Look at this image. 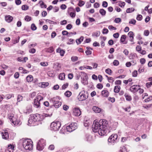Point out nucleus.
Returning a JSON list of instances; mask_svg holds the SVG:
<instances>
[{
    "instance_id": "obj_43",
    "label": "nucleus",
    "mask_w": 152,
    "mask_h": 152,
    "mask_svg": "<svg viewBox=\"0 0 152 152\" xmlns=\"http://www.w3.org/2000/svg\"><path fill=\"white\" fill-rule=\"evenodd\" d=\"M136 19L138 20H141L142 19V16L141 15H138Z\"/></svg>"
},
{
    "instance_id": "obj_27",
    "label": "nucleus",
    "mask_w": 152,
    "mask_h": 152,
    "mask_svg": "<svg viewBox=\"0 0 152 152\" xmlns=\"http://www.w3.org/2000/svg\"><path fill=\"white\" fill-rule=\"evenodd\" d=\"M135 9L134 8L132 7L127 9L126 10L127 13H129L134 11Z\"/></svg>"
},
{
    "instance_id": "obj_11",
    "label": "nucleus",
    "mask_w": 152,
    "mask_h": 152,
    "mask_svg": "<svg viewBox=\"0 0 152 152\" xmlns=\"http://www.w3.org/2000/svg\"><path fill=\"white\" fill-rule=\"evenodd\" d=\"M73 113L75 116H79L81 113V111L79 108H75L73 110Z\"/></svg>"
},
{
    "instance_id": "obj_31",
    "label": "nucleus",
    "mask_w": 152,
    "mask_h": 152,
    "mask_svg": "<svg viewBox=\"0 0 152 152\" xmlns=\"http://www.w3.org/2000/svg\"><path fill=\"white\" fill-rule=\"evenodd\" d=\"M71 92L68 91H66L64 93L65 95L68 97H69L71 96Z\"/></svg>"
},
{
    "instance_id": "obj_17",
    "label": "nucleus",
    "mask_w": 152,
    "mask_h": 152,
    "mask_svg": "<svg viewBox=\"0 0 152 152\" xmlns=\"http://www.w3.org/2000/svg\"><path fill=\"white\" fill-rule=\"evenodd\" d=\"M134 34L133 32L130 31L128 34V35L130 37V40L131 42H133L134 39Z\"/></svg>"
},
{
    "instance_id": "obj_2",
    "label": "nucleus",
    "mask_w": 152,
    "mask_h": 152,
    "mask_svg": "<svg viewBox=\"0 0 152 152\" xmlns=\"http://www.w3.org/2000/svg\"><path fill=\"white\" fill-rule=\"evenodd\" d=\"M23 147L26 150H31L32 149V142L30 139H22L20 140Z\"/></svg>"
},
{
    "instance_id": "obj_25",
    "label": "nucleus",
    "mask_w": 152,
    "mask_h": 152,
    "mask_svg": "<svg viewBox=\"0 0 152 152\" xmlns=\"http://www.w3.org/2000/svg\"><path fill=\"white\" fill-rule=\"evenodd\" d=\"M26 80L28 82H31L33 80V77L32 75H29L26 77Z\"/></svg>"
},
{
    "instance_id": "obj_61",
    "label": "nucleus",
    "mask_w": 152,
    "mask_h": 152,
    "mask_svg": "<svg viewBox=\"0 0 152 152\" xmlns=\"http://www.w3.org/2000/svg\"><path fill=\"white\" fill-rule=\"evenodd\" d=\"M108 32V30L107 29L104 28L103 29L102 33L103 34H107Z\"/></svg>"
},
{
    "instance_id": "obj_59",
    "label": "nucleus",
    "mask_w": 152,
    "mask_h": 152,
    "mask_svg": "<svg viewBox=\"0 0 152 152\" xmlns=\"http://www.w3.org/2000/svg\"><path fill=\"white\" fill-rule=\"evenodd\" d=\"M68 83H66L64 84L62 87V89H66L68 86Z\"/></svg>"
},
{
    "instance_id": "obj_58",
    "label": "nucleus",
    "mask_w": 152,
    "mask_h": 152,
    "mask_svg": "<svg viewBox=\"0 0 152 152\" xmlns=\"http://www.w3.org/2000/svg\"><path fill=\"white\" fill-rule=\"evenodd\" d=\"M136 50L137 51L139 52L141 50V47L140 45H137L136 47Z\"/></svg>"
},
{
    "instance_id": "obj_4",
    "label": "nucleus",
    "mask_w": 152,
    "mask_h": 152,
    "mask_svg": "<svg viewBox=\"0 0 152 152\" xmlns=\"http://www.w3.org/2000/svg\"><path fill=\"white\" fill-rule=\"evenodd\" d=\"M61 126L60 122L59 121L53 122L50 125V128L51 130L54 131L59 130Z\"/></svg>"
},
{
    "instance_id": "obj_45",
    "label": "nucleus",
    "mask_w": 152,
    "mask_h": 152,
    "mask_svg": "<svg viewBox=\"0 0 152 152\" xmlns=\"http://www.w3.org/2000/svg\"><path fill=\"white\" fill-rule=\"evenodd\" d=\"M40 64L42 66H46L48 65V63L47 62H40Z\"/></svg>"
},
{
    "instance_id": "obj_5",
    "label": "nucleus",
    "mask_w": 152,
    "mask_h": 152,
    "mask_svg": "<svg viewBox=\"0 0 152 152\" xmlns=\"http://www.w3.org/2000/svg\"><path fill=\"white\" fill-rule=\"evenodd\" d=\"M77 128V124L76 123H72L66 127L67 131L71 132Z\"/></svg>"
},
{
    "instance_id": "obj_21",
    "label": "nucleus",
    "mask_w": 152,
    "mask_h": 152,
    "mask_svg": "<svg viewBox=\"0 0 152 152\" xmlns=\"http://www.w3.org/2000/svg\"><path fill=\"white\" fill-rule=\"evenodd\" d=\"M121 89V87L119 86H116L114 89V91L115 93H118Z\"/></svg>"
},
{
    "instance_id": "obj_53",
    "label": "nucleus",
    "mask_w": 152,
    "mask_h": 152,
    "mask_svg": "<svg viewBox=\"0 0 152 152\" xmlns=\"http://www.w3.org/2000/svg\"><path fill=\"white\" fill-rule=\"evenodd\" d=\"M43 99V97L41 96L40 95L38 96L37 97L36 99L38 100L39 101H40L41 100H42Z\"/></svg>"
},
{
    "instance_id": "obj_14",
    "label": "nucleus",
    "mask_w": 152,
    "mask_h": 152,
    "mask_svg": "<svg viewBox=\"0 0 152 152\" xmlns=\"http://www.w3.org/2000/svg\"><path fill=\"white\" fill-rule=\"evenodd\" d=\"M34 107L36 108H38L40 107V103L38 100L35 99L34 100Z\"/></svg>"
},
{
    "instance_id": "obj_1",
    "label": "nucleus",
    "mask_w": 152,
    "mask_h": 152,
    "mask_svg": "<svg viewBox=\"0 0 152 152\" xmlns=\"http://www.w3.org/2000/svg\"><path fill=\"white\" fill-rule=\"evenodd\" d=\"M107 121L105 119H101L99 122L94 120L92 126V129L94 132H98L101 136L104 135L107 132L108 126Z\"/></svg>"
},
{
    "instance_id": "obj_41",
    "label": "nucleus",
    "mask_w": 152,
    "mask_h": 152,
    "mask_svg": "<svg viewBox=\"0 0 152 152\" xmlns=\"http://www.w3.org/2000/svg\"><path fill=\"white\" fill-rule=\"evenodd\" d=\"M114 21L115 23H118L121 21V20L120 18H116L115 19Z\"/></svg>"
},
{
    "instance_id": "obj_38",
    "label": "nucleus",
    "mask_w": 152,
    "mask_h": 152,
    "mask_svg": "<svg viewBox=\"0 0 152 152\" xmlns=\"http://www.w3.org/2000/svg\"><path fill=\"white\" fill-rule=\"evenodd\" d=\"M31 30L33 31H35L37 29V27L35 26L34 24L33 23L31 26Z\"/></svg>"
},
{
    "instance_id": "obj_64",
    "label": "nucleus",
    "mask_w": 152,
    "mask_h": 152,
    "mask_svg": "<svg viewBox=\"0 0 152 152\" xmlns=\"http://www.w3.org/2000/svg\"><path fill=\"white\" fill-rule=\"evenodd\" d=\"M48 148L49 149L51 150H53L54 149V145H50L48 147Z\"/></svg>"
},
{
    "instance_id": "obj_54",
    "label": "nucleus",
    "mask_w": 152,
    "mask_h": 152,
    "mask_svg": "<svg viewBox=\"0 0 152 152\" xmlns=\"http://www.w3.org/2000/svg\"><path fill=\"white\" fill-rule=\"evenodd\" d=\"M28 9V7L27 5H23L22 7V9L23 10H26Z\"/></svg>"
},
{
    "instance_id": "obj_50",
    "label": "nucleus",
    "mask_w": 152,
    "mask_h": 152,
    "mask_svg": "<svg viewBox=\"0 0 152 152\" xmlns=\"http://www.w3.org/2000/svg\"><path fill=\"white\" fill-rule=\"evenodd\" d=\"M113 65L115 66H117L119 65V62L118 60H114L113 62Z\"/></svg>"
},
{
    "instance_id": "obj_9",
    "label": "nucleus",
    "mask_w": 152,
    "mask_h": 152,
    "mask_svg": "<svg viewBox=\"0 0 152 152\" xmlns=\"http://www.w3.org/2000/svg\"><path fill=\"white\" fill-rule=\"evenodd\" d=\"M118 137L116 134H112L108 140V142L112 144L114 143L117 140Z\"/></svg>"
},
{
    "instance_id": "obj_10",
    "label": "nucleus",
    "mask_w": 152,
    "mask_h": 152,
    "mask_svg": "<svg viewBox=\"0 0 152 152\" xmlns=\"http://www.w3.org/2000/svg\"><path fill=\"white\" fill-rule=\"evenodd\" d=\"M140 86L137 85H134L131 86L130 88V91L134 94L137 92L139 89H140Z\"/></svg>"
},
{
    "instance_id": "obj_40",
    "label": "nucleus",
    "mask_w": 152,
    "mask_h": 152,
    "mask_svg": "<svg viewBox=\"0 0 152 152\" xmlns=\"http://www.w3.org/2000/svg\"><path fill=\"white\" fill-rule=\"evenodd\" d=\"M31 17L27 15L25 18V20L27 21H29L31 20Z\"/></svg>"
},
{
    "instance_id": "obj_60",
    "label": "nucleus",
    "mask_w": 152,
    "mask_h": 152,
    "mask_svg": "<svg viewBox=\"0 0 152 152\" xmlns=\"http://www.w3.org/2000/svg\"><path fill=\"white\" fill-rule=\"evenodd\" d=\"M119 6L121 7H124L125 4V3L124 2H121L120 3L118 4Z\"/></svg>"
},
{
    "instance_id": "obj_44",
    "label": "nucleus",
    "mask_w": 152,
    "mask_h": 152,
    "mask_svg": "<svg viewBox=\"0 0 152 152\" xmlns=\"http://www.w3.org/2000/svg\"><path fill=\"white\" fill-rule=\"evenodd\" d=\"M30 49L29 50V53L33 54L36 52V50L34 48H30Z\"/></svg>"
},
{
    "instance_id": "obj_26",
    "label": "nucleus",
    "mask_w": 152,
    "mask_h": 152,
    "mask_svg": "<svg viewBox=\"0 0 152 152\" xmlns=\"http://www.w3.org/2000/svg\"><path fill=\"white\" fill-rule=\"evenodd\" d=\"M65 74L64 73H61L59 75V78L61 80H63L65 78Z\"/></svg>"
},
{
    "instance_id": "obj_19",
    "label": "nucleus",
    "mask_w": 152,
    "mask_h": 152,
    "mask_svg": "<svg viewBox=\"0 0 152 152\" xmlns=\"http://www.w3.org/2000/svg\"><path fill=\"white\" fill-rule=\"evenodd\" d=\"M102 95L104 97H107L109 96V92L106 90H103L101 92Z\"/></svg>"
},
{
    "instance_id": "obj_30",
    "label": "nucleus",
    "mask_w": 152,
    "mask_h": 152,
    "mask_svg": "<svg viewBox=\"0 0 152 152\" xmlns=\"http://www.w3.org/2000/svg\"><path fill=\"white\" fill-rule=\"evenodd\" d=\"M54 50V49L53 47H50L49 48H47L46 49V52H48V53H52L53 52Z\"/></svg>"
},
{
    "instance_id": "obj_24",
    "label": "nucleus",
    "mask_w": 152,
    "mask_h": 152,
    "mask_svg": "<svg viewBox=\"0 0 152 152\" xmlns=\"http://www.w3.org/2000/svg\"><path fill=\"white\" fill-rule=\"evenodd\" d=\"M39 3L40 4V6L42 8H46L47 7V5L45 4L42 1H40L39 2Z\"/></svg>"
},
{
    "instance_id": "obj_63",
    "label": "nucleus",
    "mask_w": 152,
    "mask_h": 152,
    "mask_svg": "<svg viewBox=\"0 0 152 152\" xmlns=\"http://www.w3.org/2000/svg\"><path fill=\"white\" fill-rule=\"evenodd\" d=\"M119 34L118 33H116L115 34H113V37L115 38H118L119 36Z\"/></svg>"
},
{
    "instance_id": "obj_16",
    "label": "nucleus",
    "mask_w": 152,
    "mask_h": 152,
    "mask_svg": "<svg viewBox=\"0 0 152 152\" xmlns=\"http://www.w3.org/2000/svg\"><path fill=\"white\" fill-rule=\"evenodd\" d=\"M93 110L95 112L99 113L101 111V109L98 107L94 106L93 107Z\"/></svg>"
},
{
    "instance_id": "obj_48",
    "label": "nucleus",
    "mask_w": 152,
    "mask_h": 152,
    "mask_svg": "<svg viewBox=\"0 0 152 152\" xmlns=\"http://www.w3.org/2000/svg\"><path fill=\"white\" fill-rule=\"evenodd\" d=\"M137 74L138 73L137 71V70H134L133 72L132 73V76L134 77H136L137 76Z\"/></svg>"
},
{
    "instance_id": "obj_6",
    "label": "nucleus",
    "mask_w": 152,
    "mask_h": 152,
    "mask_svg": "<svg viewBox=\"0 0 152 152\" xmlns=\"http://www.w3.org/2000/svg\"><path fill=\"white\" fill-rule=\"evenodd\" d=\"M31 118L33 119V121L34 122L39 121L43 119V116L40 114H36L31 116Z\"/></svg>"
},
{
    "instance_id": "obj_20",
    "label": "nucleus",
    "mask_w": 152,
    "mask_h": 152,
    "mask_svg": "<svg viewBox=\"0 0 152 152\" xmlns=\"http://www.w3.org/2000/svg\"><path fill=\"white\" fill-rule=\"evenodd\" d=\"M124 96L126 99V100L128 101H130L132 99L131 96L127 93L125 94Z\"/></svg>"
},
{
    "instance_id": "obj_15",
    "label": "nucleus",
    "mask_w": 152,
    "mask_h": 152,
    "mask_svg": "<svg viewBox=\"0 0 152 152\" xmlns=\"http://www.w3.org/2000/svg\"><path fill=\"white\" fill-rule=\"evenodd\" d=\"M13 19V17L9 15L6 16L5 17L6 21L8 23L11 22L12 21Z\"/></svg>"
},
{
    "instance_id": "obj_28",
    "label": "nucleus",
    "mask_w": 152,
    "mask_h": 152,
    "mask_svg": "<svg viewBox=\"0 0 152 152\" xmlns=\"http://www.w3.org/2000/svg\"><path fill=\"white\" fill-rule=\"evenodd\" d=\"M99 12L102 16H104L106 13V11L103 9H102L99 10Z\"/></svg>"
},
{
    "instance_id": "obj_62",
    "label": "nucleus",
    "mask_w": 152,
    "mask_h": 152,
    "mask_svg": "<svg viewBox=\"0 0 152 152\" xmlns=\"http://www.w3.org/2000/svg\"><path fill=\"white\" fill-rule=\"evenodd\" d=\"M149 34V32L148 30H145L144 31V35L145 36H148Z\"/></svg>"
},
{
    "instance_id": "obj_13",
    "label": "nucleus",
    "mask_w": 152,
    "mask_h": 152,
    "mask_svg": "<svg viewBox=\"0 0 152 152\" xmlns=\"http://www.w3.org/2000/svg\"><path fill=\"white\" fill-rule=\"evenodd\" d=\"M2 136L3 139L7 140L9 138V134L7 130H5L2 133Z\"/></svg>"
},
{
    "instance_id": "obj_57",
    "label": "nucleus",
    "mask_w": 152,
    "mask_h": 152,
    "mask_svg": "<svg viewBox=\"0 0 152 152\" xmlns=\"http://www.w3.org/2000/svg\"><path fill=\"white\" fill-rule=\"evenodd\" d=\"M99 4L97 2L95 3L94 5V7L95 8H98L99 7Z\"/></svg>"
},
{
    "instance_id": "obj_18",
    "label": "nucleus",
    "mask_w": 152,
    "mask_h": 152,
    "mask_svg": "<svg viewBox=\"0 0 152 152\" xmlns=\"http://www.w3.org/2000/svg\"><path fill=\"white\" fill-rule=\"evenodd\" d=\"M8 118L12 122L15 119V118L14 117V115L13 114H9L8 115Z\"/></svg>"
},
{
    "instance_id": "obj_56",
    "label": "nucleus",
    "mask_w": 152,
    "mask_h": 152,
    "mask_svg": "<svg viewBox=\"0 0 152 152\" xmlns=\"http://www.w3.org/2000/svg\"><path fill=\"white\" fill-rule=\"evenodd\" d=\"M96 87L97 88H98V89H101L102 88L103 86L102 84L100 83H98L97 84Z\"/></svg>"
},
{
    "instance_id": "obj_47",
    "label": "nucleus",
    "mask_w": 152,
    "mask_h": 152,
    "mask_svg": "<svg viewBox=\"0 0 152 152\" xmlns=\"http://www.w3.org/2000/svg\"><path fill=\"white\" fill-rule=\"evenodd\" d=\"M23 97L22 96L20 95H18L17 97V101L19 102L23 99Z\"/></svg>"
},
{
    "instance_id": "obj_3",
    "label": "nucleus",
    "mask_w": 152,
    "mask_h": 152,
    "mask_svg": "<svg viewBox=\"0 0 152 152\" xmlns=\"http://www.w3.org/2000/svg\"><path fill=\"white\" fill-rule=\"evenodd\" d=\"M45 142V140L43 139L39 140L37 145V150L39 151L42 150L46 145Z\"/></svg>"
},
{
    "instance_id": "obj_33",
    "label": "nucleus",
    "mask_w": 152,
    "mask_h": 152,
    "mask_svg": "<svg viewBox=\"0 0 152 152\" xmlns=\"http://www.w3.org/2000/svg\"><path fill=\"white\" fill-rule=\"evenodd\" d=\"M143 107L147 109H149L150 108H152V104H148L143 106Z\"/></svg>"
},
{
    "instance_id": "obj_23",
    "label": "nucleus",
    "mask_w": 152,
    "mask_h": 152,
    "mask_svg": "<svg viewBox=\"0 0 152 152\" xmlns=\"http://www.w3.org/2000/svg\"><path fill=\"white\" fill-rule=\"evenodd\" d=\"M83 37L81 36L79 39H77L76 40V42L77 44H80L83 41Z\"/></svg>"
},
{
    "instance_id": "obj_55",
    "label": "nucleus",
    "mask_w": 152,
    "mask_h": 152,
    "mask_svg": "<svg viewBox=\"0 0 152 152\" xmlns=\"http://www.w3.org/2000/svg\"><path fill=\"white\" fill-rule=\"evenodd\" d=\"M78 57L77 56H72L71 58V60L72 61H75L78 60Z\"/></svg>"
},
{
    "instance_id": "obj_51",
    "label": "nucleus",
    "mask_w": 152,
    "mask_h": 152,
    "mask_svg": "<svg viewBox=\"0 0 152 152\" xmlns=\"http://www.w3.org/2000/svg\"><path fill=\"white\" fill-rule=\"evenodd\" d=\"M146 61L145 59L144 58H141L140 60V62L142 64H144Z\"/></svg>"
},
{
    "instance_id": "obj_8",
    "label": "nucleus",
    "mask_w": 152,
    "mask_h": 152,
    "mask_svg": "<svg viewBox=\"0 0 152 152\" xmlns=\"http://www.w3.org/2000/svg\"><path fill=\"white\" fill-rule=\"evenodd\" d=\"M88 96L86 95L85 92L82 91L80 92L78 96V99L79 101H82L88 98Z\"/></svg>"
},
{
    "instance_id": "obj_12",
    "label": "nucleus",
    "mask_w": 152,
    "mask_h": 152,
    "mask_svg": "<svg viewBox=\"0 0 152 152\" xmlns=\"http://www.w3.org/2000/svg\"><path fill=\"white\" fill-rule=\"evenodd\" d=\"M52 100L53 101L54 106L55 108H58L61 105V102L58 101L56 100L55 98L53 99Z\"/></svg>"
},
{
    "instance_id": "obj_36",
    "label": "nucleus",
    "mask_w": 152,
    "mask_h": 152,
    "mask_svg": "<svg viewBox=\"0 0 152 152\" xmlns=\"http://www.w3.org/2000/svg\"><path fill=\"white\" fill-rule=\"evenodd\" d=\"M49 85V83H48L43 82L42 83L41 87L45 88V86H47Z\"/></svg>"
},
{
    "instance_id": "obj_7",
    "label": "nucleus",
    "mask_w": 152,
    "mask_h": 152,
    "mask_svg": "<svg viewBox=\"0 0 152 152\" xmlns=\"http://www.w3.org/2000/svg\"><path fill=\"white\" fill-rule=\"evenodd\" d=\"M81 75L83 76H82L81 78L82 79L81 82L84 85H87L88 84V82L87 80L88 76L84 72H81Z\"/></svg>"
},
{
    "instance_id": "obj_52",
    "label": "nucleus",
    "mask_w": 152,
    "mask_h": 152,
    "mask_svg": "<svg viewBox=\"0 0 152 152\" xmlns=\"http://www.w3.org/2000/svg\"><path fill=\"white\" fill-rule=\"evenodd\" d=\"M108 28L110 30H115L116 29V28L112 26H108Z\"/></svg>"
},
{
    "instance_id": "obj_32",
    "label": "nucleus",
    "mask_w": 152,
    "mask_h": 152,
    "mask_svg": "<svg viewBox=\"0 0 152 152\" xmlns=\"http://www.w3.org/2000/svg\"><path fill=\"white\" fill-rule=\"evenodd\" d=\"M54 66H57V67L56 69L57 70H59L61 67L60 64L58 63H55L54 64Z\"/></svg>"
},
{
    "instance_id": "obj_49",
    "label": "nucleus",
    "mask_w": 152,
    "mask_h": 152,
    "mask_svg": "<svg viewBox=\"0 0 152 152\" xmlns=\"http://www.w3.org/2000/svg\"><path fill=\"white\" fill-rule=\"evenodd\" d=\"M108 5L106 1H103L102 4V6L104 7H107Z\"/></svg>"
},
{
    "instance_id": "obj_34",
    "label": "nucleus",
    "mask_w": 152,
    "mask_h": 152,
    "mask_svg": "<svg viewBox=\"0 0 152 152\" xmlns=\"http://www.w3.org/2000/svg\"><path fill=\"white\" fill-rule=\"evenodd\" d=\"M100 34V32L99 31H98L96 32L93 33L92 34V36H96V37H98L99 36Z\"/></svg>"
},
{
    "instance_id": "obj_46",
    "label": "nucleus",
    "mask_w": 152,
    "mask_h": 152,
    "mask_svg": "<svg viewBox=\"0 0 152 152\" xmlns=\"http://www.w3.org/2000/svg\"><path fill=\"white\" fill-rule=\"evenodd\" d=\"M152 100V96H149L147 99H145V102H147L150 101Z\"/></svg>"
},
{
    "instance_id": "obj_29",
    "label": "nucleus",
    "mask_w": 152,
    "mask_h": 152,
    "mask_svg": "<svg viewBox=\"0 0 152 152\" xmlns=\"http://www.w3.org/2000/svg\"><path fill=\"white\" fill-rule=\"evenodd\" d=\"M15 146L13 145L10 144L8 145L7 149L13 151Z\"/></svg>"
},
{
    "instance_id": "obj_39",
    "label": "nucleus",
    "mask_w": 152,
    "mask_h": 152,
    "mask_svg": "<svg viewBox=\"0 0 152 152\" xmlns=\"http://www.w3.org/2000/svg\"><path fill=\"white\" fill-rule=\"evenodd\" d=\"M126 38V36L125 35H122L120 39L121 42H123L125 41Z\"/></svg>"
},
{
    "instance_id": "obj_42",
    "label": "nucleus",
    "mask_w": 152,
    "mask_h": 152,
    "mask_svg": "<svg viewBox=\"0 0 152 152\" xmlns=\"http://www.w3.org/2000/svg\"><path fill=\"white\" fill-rule=\"evenodd\" d=\"M136 21L135 20L132 19L129 22V23L133 25H135L136 23Z\"/></svg>"
},
{
    "instance_id": "obj_35",
    "label": "nucleus",
    "mask_w": 152,
    "mask_h": 152,
    "mask_svg": "<svg viewBox=\"0 0 152 152\" xmlns=\"http://www.w3.org/2000/svg\"><path fill=\"white\" fill-rule=\"evenodd\" d=\"M105 72L107 74L110 75L112 74V71L109 68H108L105 70Z\"/></svg>"
},
{
    "instance_id": "obj_22",
    "label": "nucleus",
    "mask_w": 152,
    "mask_h": 152,
    "mask_svg": "<svg viewBox=\"0 0 152 152\" xmlns=\"http://www.w3.org/2000/svg\"><path fill=\"white\" fill-rule=\"evenodd\" d=\"M15 125H20L21 124L20 121L18 119H17L16 118H15V119L14 120V121L12 122Z\"/></svg>"
},
{
    "instance_id": "obj_37",
    "label": "nucleus",
    "mask_w": 152,
    "mask_h": 152,
    "mask_svg": "<svg viewBox=\"0 0 152 152\" xmlns=\"http://www.w3.org/2000/svg\"><path fill=\"white\" fill-rule=\"evenodd\" d=\"M85 3L84 1H80L79 2V3H78V5L79 6L81 7L82 6H83L84 4Z\"/></svg>"
}]
</instances>
